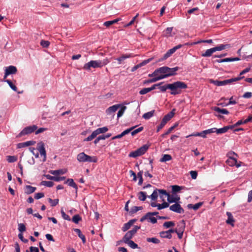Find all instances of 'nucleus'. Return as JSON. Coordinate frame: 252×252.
<instances>
[{"mask_svg":"<svg viewBox=\"0 0 252 252\" xmlns=\"http://www.w3.org/2000/svg\"><path fill=\"white\" fill-rule=\"evenodd\" d=\"M163 83V82H160L159 83L153 85L151 87L147 88H143V94H146L148 93V92L155 89L157 86H159L160 85H161Z\"/></svg>","mask_w":252,"mask_h":252,"instance_id":"4be33fe9","label":"nucleus"},{"mask_svg":"<svg viewBox=\"0 0 252 252\" xmlns=\"http://www.w3.org/2000/svg\"><path fill=\"white\" fill-rule=\"evenodd\" d=\"M169 206L168 202H164L162 204H158V209L161 210Z\"/></svg>","mask_w":252,"mask_h":252,"instance_id":"8fccbe9b","label":"nucleus"},{"mask_svg":"<svg viewBox=\"0 0 252 252\" xmlns=\"http://www.w3.org/2000/svg\"><path fill=\"white\" fill-rule=\"evenodd\" d=\"M142 155V147L138 148L137 150L130 152L128 156L129 157H132V158H136L138 156H140Z\"/></svg>","mask_w":252,"mask_h":252,"instance_id":"a211bd4d","label":"nucleus"},{"mask_svg":"<svg viewBox=\"0 0 252 252\" xmlns=\"http://www.w3.org/2000/svg\"><path fill=\"white\" fill-rule=\"evenodd\" d=\"M35 143V141H29L23 143L18 144V147L22 148L24 147H27L31 145H33Z\"/></svg>","mask_w":252,"mask_h":252,"instance_id":"cd10ccee","label":"nucleus"},{"mask_svg":"<svg viewBox=\"0 0 252 252\" xmlns=\"http://www.w3.org/2000/svg\"><path fill=\"white\" fill-rule=\"evenodd\" d=\"M126 244H127L132 249H136L138 248V245L131 240L126 243Z\"/></svg>","mask_w":252,"mask_h":252,"instance_id":"bf43d9fd","label":"nucleus"},{"mask_svg":"<svg viewBox=\"0 0 252 252\" xmlns=\"http://www.w3.org/2000/svg\"><path fill=\"white\" fill-rule=\"evenodd\" d=\"M166 74L165 66L159 67L156 69L152 74L149 75V76H153L154 78L147 81H145L143 83L147 84L148 83L155 82L157 81L166 78V77H163Z\"/></svg>","mask_w":252,"mask_h":252,"instance_id":"f03ea898","label":"nucleus"},{"mask_svg":"<svg viewBox=\"0 0 252 252\" xmlns=\"http://www.w3.org/2000/svg\"><path fill=\"white\" fill-rule=\"evenodd\" d=\"M166 73L165 75L163 77H168L169 76H173L176 74V71L179 69V67L176 66L173 68H170L167 66H165Z\"/></svg>","mask_w":252,"mask_h":252,"instance_id":"f8f14e48","label":"nucleus"},{"mask_svg":"<svg viewBox=\"0 0 252 252\" xmlns=\"http://www.w3.org/2000/svg\"><path fill=\"white\" fill-rule=\"evenodd\" d=\"M147 188H151V192L152 193L151 195H148L146 191H143V201H145L147 198H151L152 200H156L158 195V189H154V187H152L150 184H148L146 186L143 187V189Z\"/></svg>","mask_w":252,"mask_h":252,"instance_id":"20e7f679","label":"nucleus"},{"mask_svg":"<svg viewBox=\"0 0 252 252\" xmlns=\"http://www.w3.org/2000/svg\"><path fill=\"white\" fill-rule=\"evenodd\" d=\"M142 209V207H137V206H133L132 207L129 213L132 215L135 213H136L138 211Z\"/></svg>","mask_w":252,"mask_h":252,"instance_id":"3c124183","label":"nucleus"},{"mask_svg":"<svg viewBox=\"0 0 252 252\" xmlns=\"http://www.w3.org/2000/svg\"><path fill=\"white\" fill-rule=\"evenodd\" d=\"M244 77H238L234 78H231L229 79L224 80L223 81H219L218 80H213V79H210L209 80V82L211 84H213L217 86H225L226 85H228L229 84L232 83L234 82H236L240 80L241 79H243Z\"/></svg>","mask_w":252,"mask_h":252,"instance_id":"423d86ee","label":"nucleus"},{"mask_svg":"<svg viewBox=\"0 0 252 252\" xmlns=\"http://www.w3.org/2000/svg\"><path fill=\"white\" fill-rule=\"evenodd\" d=\"M67 172V170L65 169L56 170H51L50 171V173L54 175L57 176L59 175H63L65 174Z\"/></svg>","mask_w":252,"mask_h":252,"instance_id":"5701e85b","label":"nucleus"},{"mask_svg":"<svg viewBox=\"0 0 252 252\" xmlns=\"http://www.w3.org/2000/svg\"><path fill=\"white\" fill-rule=\"evenodd\" d=\"M61 214H62V217L65 220H70L71 219H70V218L69 217V216L66 214L65 213V212L62 210H61Z\"/></svg>","mask_w":252,"mask_h":252,"instance_id":"0e129e2a","label":"nucleus"},{"mask_svg":"<svg viewBox=\"0 0 252 252\" xmlns=\"http://www.w3.org/2000/svg\"><path fill=\"white\" fill-rule=\"evenodd\" d=\"M176 126H172L171 127H170L167 130L166 132H165L164 133H163V134H162L161 136L162 137H164L166 135H168V134H169L173 129Z\"/></svg>","mask_w":252,"mask_h":252,"instance_id":"69168bd1","label":"nucleus"},{"mask_svg":"<svg viewBox=\"0 0 252 252\" xmlns=\"http://www.w3.org/2000/svg\"><path fill=\"white\" fill-rule=\"evenodd\" d=\"M172 159V157L168 154L163 155L162 157L160 159V162H166Z\"/></svg>","mask_w":252,"mask_h":252,"instance_id":"f704fd0d","label":"nucleus"},{"mask_svg":"<svg viewBox=\"0 0 252 252\" xmlns=\"http://www.w3.org/2000/svg\"><path fill=\"white\" fill-rule=\"evenodd\" d=\"M214 110L216 112L222 114L228 115L229 113V111L227 109H221L220 107H214Z\"/></svg>","mask_w":252,"mask_h":252,"instance_id":"c756f323","label":"nucleus"},{"mask_svg":"<svg viewBox=\"0 0 252 252\" xmlns=\"http://www.w3.org/2000/svg\"><path fill=\"white\" fill-rule=\"evenodd\" d=\"M216 62L220 63H224V62H232V58H227L223 59H220V60H217Z\"/></svg>","mask_w":252,"mask_h":252,"instance_id":"6e6d98bb","label":"nucleus"},{"mask_svg":"<svg viewBox=\"0 0 252 252\" xmlns=\"http://www.w3.org/2000/svg\"><path fill=\"white\" fill-rule=\"evenodd\" d=\"M166 123L162 119V121L159 126L157 127V131L158 132L166 125Z\"/></svg>","mask_w":252,"mask_h":252,"instance_id":"e2e57ef3","label":"nucleus"},{"mask_svg":"<svg viewBox=\"0 0 252 252\" xmlns=\"http://www.w3.org/2000/svg\"><path fill=\"white\" fill-rule=\"evenodd\" d=\"M147 241L148 242H152L154 244H158L159 243V240L156 237L148 238Z\"/></svg>","mask_w":252,"mask_h":252,"instance_id":"864d4df0","label":"nucleus"},{"mask_svg":"<svg viewBox=\"0 0 252 252\" xmlns=\"http://www.w3.org/2000/svg\"><path fill=\"white\" fill-rule=\"evenodd\" d=\"M120 109L119 110L117 113L118 118H119L120 117H122L123 115L125 110L126 109V107L121 104V106L120 107Z\"/></svg>","mask_w":252,"mask_h":252,"instance_id":"c9c22d12","label":"nucleus"},{"mask_svg":"<svg viewBox=\"0 0 252 252\" xmlns=\"http://www.w3.org/2000/svg\"><path fill=\"white\" fill-rule=\"evenodd\" d=\"M49 202L51 204V206H55L59 203V199H52L51 198L48 199Z\"/></svg>","mask_w":252,"mask_h":252,"instance_id":"5fc2aeb1","label":"nucleus"},{"mask_svg":"<svg viewBox=\"0 0 252 252\" xmlns=\"http://www.w3.org/2000/svg\"><path fill=\"white\" fill-rule=\"evenodd\" d=\"M172 54L169 52L168 51L167 52L163 55V56L159 60V61H162L163 60H165L170 57Z\"/></svg>","mask_w":252,"mask_h":252,"instance_id":"680f3d73","label":"nucleus"},{"mask_svg":"<svg viewBox=\"0 0 252 252\" xmlns=\"http://www.w3.org/2000/svg\"><path fill=\"white\" fill-rule=\"evenodd\" d=\"M183 45L182 44H179L175 47H174L173 48L169 49V50H168V51L169 52H170L172 55L176 51L180 48H181V47H183Z\"/></svg>","mask_w":252,"mask_h":252,"instance_id":"49530a36","label":"nucleus"},{"mask_svg":"<svg viewBox=\"0 0 252 252\" xmlns=\"http://www.w3.org/2000/svg\"><path fill=\"white\" fill-rule=\"evenodd\" d=\"M168 88L171 91L170 94L175 95L181 94L183 90L188 88V86L186 83L178 81L170 84Z\"/></svg>","mask_w":252,"mask_h":252,"instance_id":"f257e3e1","label":"nucleus"},{"mask_svg":"<svg viewBox=\"0 0 252 252\" xmlns=\"http://www.w3.org/2000/svg\"><path fill=\"white\" fill-rule=\"evenodd\" d=\"M37 127L35 125L25 127L18 135L17 137H21L24 135L30 134L34 131Z\"/></svg>","mask_w":252,"mask_h":252,"instance_id":"1a4fd4ad","label":"nucleus"},{"mask_svg":"<svg viewBox=\"0 0 252 252\" xmlns=\"http://www.w3.org/2000/svg\"><path fill=\"white\" fill-rule=\"evenodd\" d=\"M158 191V195L159 197L161 198L163 200H164L165 197H167L168 195V193L164 189H160L157 190Z\"/></svg>","mask_w":252,"mask_h":252,"instance_id":"c85d7f7f","label":"nucleus"},{"mask_svg":"<svg viewBox=\"0 0 252 252\" xmlns=\"http://www.w3.org/2000/svg\"><path fill=\"white\" fill-rule=\"evenodd\" d=\"M133 57V56L131 54H122L120 57L119 58H116L115 60L117 62H112V64L113 65H116L117 64H121L122 63H125V61L128 59Z\"/></svg>","mask_w":252,"mask_h":252,"instance_id":"6e6552de","label":"nucleus"},{"mask_svg":"<svg viewBox=\"0 0 252 252\" xmlns=\"http://www.w3.org/2000/svg\"><path fill=\"white\" fill-rule=\"evenodd\" d=\"M132 236L131 235V234H130V233H129L128 232H127L123 238V241L125 243H126L128 241H130V239L132 238Z\"/></svg>","mask_w":252,"mask_h":252,"instance_id":"79ce46f5","label":"nucleus"},{"mask_svg":"<svg viewBox=\"0 0 252 252\" xmlns=\"http://www.w3.org/2000/svg\"><path fill=\"white\" fill-rule=\"evenodd\" d=\"M146 220L148 222H150L153 224L157 222V219L149 213H147L143 217V220Z\"/></svg>","mask_w":252,"mask_h":252,"instance_id":"dca6fc26","label":"nucleus"},{"mask_svg":"<svg viewBox=\"0 0 252 252\" xmlns=\"http://www.w3.org/2000/svg\"><path fill=\"white\" fill-rule=\"evenodd\" d=\"M175 225V223L173 221H166L163 223V226L165 228H168L173 227Z\"/></svg>","mask_w":252,"mask_h":252,"instance_id":"c03bdc74","label":"nucleus"},{"mask_svg":"<svg viewBox=\"0 0 252 252\" xmlns=\"http://www.w3.org/2000/svg\"><path fill=\"white\" fill-rule=\"evenodd\" d=\"M108 130V128L106 126L98 128L94 131L91 135L84 139V141H90L93 139L95 138L97 135L100 133H104L107 131Z\"/></svg>","mask_w":252,"mask_h":252,"instance_id":"0eeeda50","label":"nucleus"},{"mask_svg":"<svg viewBox=\"0 0 252 252\" xmlns=\"http://www.w3.org/2000/svg\"><path fill=\"white\" fill-rule=\"evenodd\" d=\"M216 130L215 131L217 134H221L225 133L228 130V128L224 126L219 129L216 128Z\"/></svg>","mask_w":252,"mask_h":252,"instance_id":"a18cd8bd","label":"nucleus"},{"mask_svg":"<svg viewBox=\"0 0 252 252\" xmlns=\"http://www.w3.org/2000/svg\"><path fill=\"white\" fill-rule=\"evenodd\" d=\"M136 219H132L129 220L127 223H125L124 226L122 227V230L123 231H127L136 221Z\"/></svg>","mask_w":252,"mask_h":252,"instance_id":"f3484780","label":"nucleus"},{"mask_svg":"<svg viewBox=\"0 0 252 252\" xmlns=\"http://www.w3.org/2000/svg\"><path fill=\"white\" fill-rule=\"evenodd\" d=\"M175 109H173L171 111L169 112L167 114L165 115L163 118L162 120L167 123L174 116L175 114Z\"/></svg>","mask_w":252,"mask_h":252,"instance_id":"aec40b11","label":"nucleus"},{"mask_svg":"<svg viewBox=\"0 0 252 252\" xmlns=\"http://www.w3.org/2000/svg\"><path fill=\"white\" fill-rule=\"evenodd\" d=\"M180 200V197L176 194H172L171 195L168 194L167 196V201L168 203L178 202Z\"/></svg>","mask_w":252,"mask_h":252,"instance_id":"2eb2a0df","label":"nucleus"},{"mask_svg":"<svg viewBox=\"0 0 252 252\" xmlns=\"http://www.w3.org/2000/svg\"><path fill=\"white\" fill-rule=\"evenodd\" d=\"M175 109H173L171 111L169 112L167 114L165 115L163 118L162 120L167 123L174 116L175 114Z\"/></svg>","mask_w":252,"mask_h":252,"instance_id":"412c9836","label":"nucleus"},{"mask_svg":"<svg viewBox=\"0 0 252 252\" xmlns=\"http://www.w3.org/2000/svg\"><path fill=\"white\" fill-rule=\"evenodd\" d=\"M229 45L228 44H220L213 48L215 52L218 51H221L225 49Z\"/></svg>","mask_w":252,"mask_h":252,"instance_id":"4c0bfd02","label":"nucleus"},{"mask_svg":"<svg viewBox=\"0 0 252 252\" xmlns=\"http://www.w3.org/2000/svg\"><path fill=\"white\" fill-rule=\"evenodd\" d=\"M121 106V104H118L114 105L112 106L109 107L106 110V113L108 115H114V113L120 108Z\"/></svg>","mask_w":252,"mask_h":252,"instance_id":"4468645a","label":"nucleus"},{"mask_svg":"<svg viewBox=\"0 0 252 252\" xmlns=\"http://www.w3.org/2000/svg\"><path fill=\"white\" fill-rule=\"evenodd\" d=\"M44 196V194L43 192H38L36 193L34 195V198L35 199H39L41 198H42Z\"/></svg>","mask_w":252,"mask_h":252,"instance_id":"338daca9","label":"nucleus"},{"mask_svg":"<svg viewBox=\"0 0 252 252\" xmlns=\"http://www.w3.org/2000/svg\"><path fill=\"white\" fill-rule=\"evenodd\" d=\"M81 220L82 218L79 215H75L72 218V221L76 224L78 223L79 221Z\"/></svg>","mask_w":252,"mask_h":252,"instance_id":"09e8293b","label":"nucleus"},{"mask_svg":"<svg viewBox=\"0 0 252 252\" xmlns=\"http://www.w3.org/2000/svg\"><path fill=\"white\" fill-rule=\"evenodd\" d=\"M226 162L228 165L233 166L237 163V159L235 158L230 157L226 160Z\"/></svg>","mask_w":252,"mask_h":252,"instance_id":"7c9ffc66","label":"nucleus"},{"mask_svg":"<svg viewBox=\"0 0 252 252\" xmlns=\"http://www.w3.org/2000/svg\"><path fill=\"white\" fill-rule=\"evenodd\" d=\"M25 188L26 190L25 192L27 194H29L34 192L36 189V188L35 187H33L30 185L26 186Z\"/></svg>","mask_w":252,"mask_h":252,"instance_id":"bb28decb","label":"nucleus"},{"mask_svg":"<svg viewBox=\"0 0 252 252\" xmlns=\"http://www.w3.org/2000/svg\"><path fill=\"white\" fill-rule=\"evenodd\" d=\"M202 202H198L195 204H189L187 205V207L189 209H192L194 210H197L202 205Z\"/></svg>","mask_w":252,"mask_h":252,"instance_id":"393cba45","label":"nucleus"},{"mask_svg":"<svg viewBox=\"0 0 252 252\" xmlns=\"http://www.w3.org/2000/svg\"><path fill=\"white\" fill-rule=\"evenodd\" d=\"M109 62L108 59H105L102 61H91L84 64L83 68L86 70H90L91 67L97 68L102 67L106 65Z\"/></svg>","mask_w":252,"mask_h":252,"instance_id":"7ed1b4c3","label":"nucleus"},{"mask_svg":"<svg viewBox=\"0 0 252 252\" xmlns=\"http://www.w3.org/2000/svg\"><path fill=\"white\" fill-rule=\"evenodd\" d=\"M41 185L48 187H52L54 185V183L51 181H43L41 182Z\"/></svg>","mask_w":252,"mask_h":252,"instance_id":"603ef678","label":"nucleus"},{"mask_svg":"<svg viewBox=\"0 0 252 252\" xmlns=\"http://www.w3.org/2000/svg\"><path fill=\"white\" fill-rule=\"evenodd\" d=\"M77 159L80 162H94L97 161V158L95 156H90L85 153L82 152L77 156Z\"/></svg>","mask_w":252,"mask_h":252,"instance_id":"39448f33","label":"nucleus"},{"mask_svg":"<svg viewBox=\"0 0 252 252\" xmlns=\"http://www.w3.org/2000/svg\"><path fill=\"white\" fill-rule=\"evenodd\" d=\"M214 52H215L213 48H212L206 50L204 53L202 54L201 56L202 57H210L212 55V54Z\"/></svg>","mask_w":252,"mask_h":252,"instance_id":"2f4dec72","label":"nucleus"},{"mask_svg":"<svg viewBox=\"0 0 252 252\" xmlns=\"http://www.w3.org/2000/svg\"><path fill=\"white\" fill-rule=\"evenodd\" d=\"M182 187L177 185L172 186V193L176 194L181 190Z\"/></svg>","mask_w":252,"mask_h":252,"instance_id":"37998d69","label":"nucleus"},{"mask_svg":"<svg viewBox=\"0 0 252 252\" xmlns=\"http://www.w3.org/2000/svg\"><path fill=\"white\" fill-rule=\"evenodd\" d=\"M30 252H29L28 250L26 251V252H39V250L37 247H31L30 248Z\"/></svg>","mask_w":252,"mask_h":252,"instance_id":"774afa93","label":"nucleus"},{"mask_svg":"<svg viewBox=\"0 0 252 252\" xmlns=\"http://www.w3.org/2000/svg\"><path fill=\"white\" fill-rule=\"evenodd\" d=\"M37 149L40 153V155L43 156V161H45L46 159V153L44 143L42 142L39 143L37 145Z\"/></svg>","mask_w":252,"mask_h":252,"instance_id":"ddd939ff","label":"nucleus"},{"mask_svg":"<svg viewBox=\"0 0 252 252\" xmlns=\"http://www.w3.org/2000/svg\"><path fill=\"white\" fill-rule=\"evenodd\" d=\"M173 30L172 27H168L164 31H163V35L165 36L166 37H169L171 36V32Z\"/></svg>","mask_w":252,"mask_h":252,"instance_id":"e433bc0d","label":"nucleus"},{"mask_svg":"<svg viewBox=\"0 0 252 252\" xmlns=\"http://www.w3.org/2000/svg\"><path fill=\"white\" fill-rule=\"evenodd\" d=\"M65 183L67 184L69 186L75 189L76 190L77 189V185L75 183L72 179H68Z\"/></svg>","mask_w":252,"mask_h":252,"instance_id":"72a5a7b5","label":"nucleus"},{"mask_svg":"<svg viewBox=\"0 0 252 252\" xmlns=\"http://www.w3.org/2000/svg\"><path fill=\"white\" fill-rule=\"evenodd\" d=\"M154 112L155 111L152 110L147 113H146L144 115H143V118L147 120L149 119L150 118L153 116Z\"/></svg>","mask_w":252,"mask_h":252,"instance_id":"ea45409f","label":"nucleus"},{"mask_svg":"<svg viewBox=\"0 0 252 252\" xmlns=\"http://www.w3.org/2000/svg\"><path fill=\"white\" fill-rule=\"evenodd\" d=\"M169 85L170 84H167L163 86H161V85H160L158 87V89L160 90L161 92H165L167 89L170 90V88H168Z\"/></svg>","mask_w":252,"mask_h":252,"instance_id":"de8ad7c7","label":"nucleus"},{"mask_svg":"<svg viewBox=\"0 0 252 252\" xmlns=\"http://www.w3.org/2000/svg\"><path fill=\"white\" fill-rule=\"evenodd\" d=\"M17 72V68L13 65H10L6 67L5 69V73L3 79H5L7 77L11 74H15Z\"/></svg>","mask_w":252,"mask_h":252,"instance_id":"9b49d317","label":"nucleus"},{"mask_svg":"<svg viewBox=\"0 0 252 252\" xmlns=\"http://www.w3.org/2000/svg\"><path fill=\"white\" fill-rule=\"evenodd\" d=\"M3 81L6 82L9 85V87L12 90L15 92H17V88L12 83V82L10 80L3 79Z\"/></svg>","mask_w":252,"mask_h":252,"instance_id":"58836bf2","label":"nucleus"},{"mask_svg":"<svg viewBox=\"0 0 252 252\" xmlns=\"http://www.w3.org/2000/svg\"><path fill=\"white\" fill-rule=\"evenodd\" d=\"M160 236L163 238L171 239L172 235L169 233L168 230L160 232Z\"/></svg>","mask_w":252,"mask_h":252,"instance_id":"473e14b6","label":"nucleus"},{"mask_svg":"<svg viewBox=\"0 0 252 252\" xmlns=\"http://www.w3.org/2000/svg\"><path fill=\"white\" fill-rule=\"evenodd\" d=\"M50 42L48 41L42 40L40 41V45L45 48H47L49 46Z\"/></svg>","mask_w":252,"mask_h":252,"instance_id":"052dcab7","label":"nucleus"},{"mask_svg":"<svg viewBox=\"0 0 252 252\" xmlns=\"http://www.w3.org/2000/svg\"><path fill=\"white\" fill-rule=\"evenodd\" d=\"M226 215L228 217V219L226 220V222L227 224H229L231 225L232 226H233L234 225L233 223L234 222V220L233 219V217L232 214L229 212H227Z\"/></svg>","mask_w":252,"mask_h":252,"instance_id":"b1692460","label":"nucleus"},{"mask_svg":"<svg viewBox=\"0 0 252 252\" xmlns=\"http://www.w3.org/2000/svg\"><path fill=\"white\" fill-rule=\"evenodd\" d=\"M140 228V226H134L133 229L130 231H128V232L131 234V235L133 236L135 233L137 232V230Z\"/></svg>","mask_w":252,"mask_h":252,"instance_id":"13d9d810","label":"nucleus"},{"mask_svg":"<svg viewBox=\"0 0 252 252\" xmlns=\"http://www.w3.org/2000/svg\"><path fill=\"white\" fill-rule=\"evenodd\" d=\"M74 232H75L78 235L79 237L82 240L83 244H85L86 242V238L85 235L82 234L81 230L78 228L74 229Z\"/></svg>","mask_w":252,"mask_h":252,"instance_id":"a878e982","label":"nucleus"},{"mask_svg":"<svg viewBox=\"0 0 252 252\" xmlns=\"http://www.w3.org/2000/svg\"><path fill=\"white\" fill-rule=\"evenodd\" d=\"M18 230L22 233L23 232L26 231V228L25 225L23 223L18 224Z\"/></svg>","mask_w":252,"mask_h":252,"instance_id":"4d7b16f0","label":"nucleus"},{"mask_svg":"<svg viewBox=\"0 0 252 252\" xmlns=\"http://www.w3.org/2000/svg\"><path fill=\"white\" fill-rule=\"evenodd\" d=\"M170 210L178 213L183 214L185 212L184 209L181 207V205L178 203L176 202L175 204L169 206Z\"/></svg>","mask_w":252,"mask_h":252,"instance_id":"9d476101","label":"nucleus"},{"mask_svg":"<svg viewBox=\"0 0 252 252\" xmlns=\"http://www.w3.org/2000/svg\"><path fill=\"white\" fill-rule=\"evenodd\" d=\"M152 163L153 160L151 159L149 160V163L147 164V167L146 168V169L148 171L145 172L144 174L146 177H149L150 178L152 177V175L149 173L150 170H152L153 169Z\"/></svg>","mask_w":252,"mask_h":252,"instance_id":"6ab92c4d","label":"nucleus"},{"mask_svg":"<svg viewBox=\"0 0 252 252\" xmlns=\"http://www.w3.org/2000/svg\"><path fill=\"white\" fill-rule=\"evenodd\" d=\"M6 160L9 163L14 162L17 160V157L14 156H7Z\"/></svg>","mask_w":252,"mask_h":252,"instance_id":"a19ab883","label":"nucleus"}]
</instances>
